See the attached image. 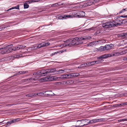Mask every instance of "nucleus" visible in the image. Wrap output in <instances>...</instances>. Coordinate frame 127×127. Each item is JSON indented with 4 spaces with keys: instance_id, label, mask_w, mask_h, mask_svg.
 <instances>
[{
    "instance_id": "obj_1",
    "label": "nucleus",
    "mask_w": 127,
    "mask_h": 127,
    "mask_svg": "<svg viewBox=\"0 0 127 127\" xmlns=\"http://www.w3.org/2000/svg\"><path fill=\"white\" fill-rule=\"evenodd\" d=\"M124 21L121 19L118 20L117 21H113L112 22H109L103 24L102 26L103 27L106 28H110L112 27L118 26L123 24V22Z\"/></svg>"
},
{
    "instance_id": "obj_2",
    "label": "nucleus",
    "mask_w": 127,
    "mask_h": 127,
    "mask_svg": "<svg viewBox=\"0 0 127 127\" xmlns=\"http://www.w3.org/2000/svg\"><path fill=\"white\" fill-rule=\"evenodd\" d=\"M74 39V38L69 39L66 40L64 42H65L67 43L64 44L60 46L62 47L67 46L70 47L74 45H78L79 44V43L82 42H76Z\"/></svg>"
},
{
    "instance_id": "obj_3",
    "label": "nucleus",
    "mask_w": 127,
    "mask_h": 127,
    "mask_svg": "<svg viewBox=\"0 0 127 127\" xmlns=\"http://www.w3.org/2000/svg\"><path fill=\"white\" fill-rule=\"evenodd\" d=\"M13 51L12 45L7 46L4 48H0V53L2 54H8Z\"/></svg>"
},
{
    "instance_id": "obj_4",
    "label": "nucleus",
    "mask_w": 127,
    "mask_h": 127,
    "mask_svg": "<svg viewBox=\"0 0 127 127\" xmlns=\"http://www.w3.org/2000/svg\"><path fill=\"white\" fill-rule=\"evenodd\" d=\"M56 69L55 68H51L49 69H44L39 71L40 75L48 74L54 72L55 71Z\"/></svg>"
},
{
    "instance_id": "obj_5",
    "label": "nucleus",
    "mask_w": 127,
    "mask_h": 127,
    "mask_svg": "<svg viewBox=\"0 0 127 127\" xmlns=\"http://www.w3.org/2000/svg\"><path fill=\"white\" fill-rule=\"evenodd\" d=\"M80 75L79 73H72L65 74V78L69 79L78 77Z\"/></svg>"
},
{
    "instance_id": "obj_6",
    "label": "nucleus",
    "mask_w": 127,
    "mask_h": 127,
    "mask_svg": "<svg viewBox=\"0 0 127 127\" xmlns=\"http://www.w3.org/2000/svg\"><path fill=\"white\" fill-rule=\"evenodd\" d=\"M50 45V43L49 42H43L40 44L37 45L34 47L35 49H38L41 47H43L45 46H47Z\"/></svg>"
},
{
    "instance_id": "obj_7",
    "label": "nucleus",
    "mask_w": 127,
    "mask_h": 127,
    "mask_svg": "<svg viewBox=\"0 0 127 127\" xmlns=\"http://www.w3.org/2000/svg\"><path fill=\"white\" fill-rule=\"evenodd\" d=\"M91 38V37L90 36L88 37H85L84 38L82 37H77L75 38H74V39L75 40L76 42H82L81 43H79V44L82 43V42L80 41L83 40H88V39H90Z\"/></svg>"
},
{
    "instance_id": "obj_8",
    "label": "nucleus",
    "mask_w": 127,
    "mask_h": 127,
    "mask_svg": "<svg viewBox=\"0 0 127 127\" xmlns=\"http://www.w3.org/2000/svg\"><path fill=\"white\" fill-rule=\"evenodd\" d=\"M44 92V96L50 97L52 96H54L53 95V93H52L51 91H47L46 92Z\"/></svg>"
},
{
    "instance_id": "obj_9",
    "label": "nucleus",
    "mask_w": 127,
    "mask_h": 127,
    "mask_svg": "<svg viewBox=\"0 0 127 127\" xmlns=\"http://www.w3.org/2000/svg\"><path fill=\"white\" fill-rule=\"evenodd\" d=\"M87 120H80L78 121V122H79V124L80 125H76V127H82L84 126L85 125H87V124H84V125L82 124V122L84 123V122H85L86 121H87Z\"/></svg>"
},
{
    "instance_id": "obj_10",
    "label": "nucleus",
    "mask_w": 127,
    "mask_h": 127,
    "mask_svg": "<svg viewBox=\"0 0 127 127\" xmlns=\"http://www.w3.org/2000/svg\"><path fill=\"white\" fill-rule=\"evenodd\" d=\"M74 82L73 80H69L63 82V84L66 85H70L73 84Z\"/></svg>"
},
{
    "instance_id": "obj_11",
    "label": "nucleus",
    "mask_w": 127,
    "mask_h": 127,
    "mask_svg": "<svg viewBox=\"0 0 127 127\" xmlns=\"http://www.w3.org/2000/svg\"><path fill=\"white\" fill-rule=\"evenodd\" d=\"M70 69H59V70L57 71L59 73H63L64 72H70Z\"/></svg>"
},
{
    "instance_id": "obj_12",
    "label": "nucleus",
    "mask_w": 127,
    "mask_h": 127,
    "mask_svg": "<svg viewBox=\"0 0 127 127\" xmlns=\"http://www.w3.org/2000/svg\"><path fill=\"white\" fill-rule=\"evenodd\" d=\"M97 42L98 41H92L88 43L87 45L88 46H92L94 45H96L97 44Z\"/></svg>"
},
{
    "instance_id": "obj_13",
    "label": "nucleus",
    "mask_w": 127,
    "mask_h": 127,
    "mask_svg": "<svg viewBox=\"0 0 127 127\" xmlns=\"http://www.w3.org/2000/svg\"><path fill=\"white\" fill-rule=\"evenodd\" d=\"M72 16V18L73 17H79L80 15H79V12H77L76 13L75 12H74L72 13V14L71 15Z\"/></svg>"
},
{
    "instance_id": "obj_14",
    "label": "nucleus",
    "mask_w": 127,
    "mask_h": 127,
    "mask_svg": "<svg viewBox=\"0 0 127 127\" xmlns=\"http://www.w3.org/2000/svg\"><path fill=\"white\" fill-rule=\"evenodd\" d=\"M105 46L106 50H107L111 49L113 47V45L112 44H110L106 45Z\"/></svg>"
},
{
    "instance_id": "obj_15",
    "label": "nucleus",
    "mask_w": 127,
    "mask_h": 127,
    "mask_svg": "<svg viewBox=\"0 0 127 127\" xmlns=\"http://www.w3.org/2000/svg\"><path fill=\"white\" fill-rule=\"evenodd\" d=\"M102 121L101 119H95L91 120L90 121V122L91 123H95L99 122Z\"/></svg>"
},
{
    "instance_id": "obj_16",
    "label": "nucleus",
    "mask_w": 127,
    "mask_h": 127,
    "mask_svg": "<svg viewBox=\"0 0 127 127\" xmlns=\"http://www.w3.org/2000/svg\"><path fill=\"white\" fill-rule=\"evenodd\" d=\"M95 0L93 1H91L87 2L85 5L86 6H89L91 5L94 3L93 1H95Z\"/></svg>"
},
{
    "instance_id": "obj_17",
    "label": "nucleus",
    "mask_w": 127,
    "mask_h": 127,
    "mask_svg": "<svg viewBox=\"0 0 127 127\" xmlns=\"http://www.w3.org/2000/svg\"><path fill=\"white\" fill-rule=\"evenodd\" d=\"M13 123L18 122L22 120V119L20 118H18L16 119H14L12 120Z\"/></svg>"
},
{
    "instance_id": "obj_18",
    "label": "nucleus",
    "mask_w": 127,
    "mask_h": 127,
    "mask_svg": "<svg viewBox=\"0 0 127 127\" xmlns=\"http://www.w3.org/2000/svg\"><path fill=\"white\" fill-rule=\"evenodd\" d=\"M118 36L119 37H122L123 38H124L127 36V33L120 34Z\"/></svg>"
},
{
    "instance_id": "obj_19",
    "label": "nucleus",
    "mask_w": 127,
    "mask_h": 127,
    "mask_svg": "<svg viewBox=\"0 0 127 127\" xmlns=\"http://www.w3.org/2000/svg\"><path fill=\"white\" fill-rule=\"evenodd\" d=\"M50 79H51V80L52 81L53 80H60L59 77H57L56 76H53L51 77H49Z\"/></svg>"
},
{
    "instance_id": "obj_20",
    "label": "nucleus",
    "mask_w": 127,
    "mask_h": 127,
    "mask_svg": "<svg viewBox=\"0 0 127 127\" xmlns=\"http://www.w3.org/2000/svg\"><path fill=\"white\" fill-rule=\"evenodd\" d=\"M97 41H98L97 43V44H102L106 42V41L104 40H99Z\"/></svg>"
},
{
    "instance_id": "obj_21",
    "label": "nucleus",
    "mask_w": 127,
    "mask_h": 127,
    "mask_svg": "<svg viewBox=\"0 0 127 127\" xmlns=\"http://www.w3.org/2000/svg\"><path fill=\"white\" fill-rule=\"evenodd\" d=\"M79 15H80L79 17H81L85 16V13L84 11L79 12Z\"/></svg>"
},
{
    "instance_id": "obj_22",
    "label": "nucleus",
    "mask_w": 127,
    "mask_h": 127,
    "mask_svg": "<svg viewBox=\"0 0 127 127\" xmlns=\"http://www.w3.org/2000/svg\"><path fill=\"white\" fill-rule=\"evenodd\" d=\"M105 46H101L99 48V50L100 51H102L106 50Z\"/></svg>"
},
{
    "instance_id": "obj_23",
    "label": "nucleus",
    "mask_w": 127,
    "mask_h": 127,
    "mask_svg": "<svg viewBox=\"0 0 127 127\" xmlns=\"http://www.w3.org/2000/svg\"><path fill=\"white\" fill-rule=\"evenodd\" d=\"M112 56L111 54L104 55L102 56V58H105L108 57H112Z\"/></svg>"
},
{
    "instance_id": "obj_24",
    "label": "nucleus",
    "mask_w": 127,
    "mask_h": 127,
    "mask_svg": "<svg viewBox=\"0 0 127 127\" xmlns=\"http://www.w3.org/2000/svg\"><path fill=\"white\" fill-rule=\"evenodd\" d=\"M8 27V26H5L4 25H1L0 26V31L3 30L5 28Z\"/></svg>"
},
{
    "instance_id": "obj_25",
    "label": "nucleus",
    "mask_w": 127,
    "mask_h": 127,
    "mask_svg": "<svg viewBox=\"0 0 127 127\" xmlns=\"http://www.w3.org/2000/svg\"><path fill=\"white\" fill-rule=\"evenodd\" d=\"M64 19H66L68 18H72V16L71 15H64Z\"/></svg>"
},
{
    "instance_id": "obj_26",
    "label": "nucleus",
    "mask_w": 127,
    "mask_h": 127,
    "mask_svg": "<svg viewBox=\"0 0 127 127\" xmlns=\"http://www.w3.org/2000/svg\"><path fill=\"white\" fill-rule=\"evenodd\" d=\"M86 67V64H82L79 66H78V68H83L85 67Z\"/></svg>"
},
{
    "instance_id": "obj_27",
    "label": "nucleus",
    "mask_w": 127,
    "mask_h": 127,
    "mask_svg": "<svg viewBox=\"0 0 127 127\" xmlns=\"http://www.w3.org/2000/svg\"><path fill=\"white\" fill-rule=\"evenodd\" d=\"M120 55L121 54H120V52L115 53H114V54L112 55H111L112 56H117Z\"/></svg>"
},
{
    "instance_id": "obj_28",
    "label": "nucleus",
    "mask_w": 127,
    "mask_h": 127,
    "mask_svg": "<svg viewBox=\"0 0 127 127\" xmlns=\"http://www.w3.org/2000/svg\"><path fill=\"white\" fill-rule=\"evenodd\" d=\"M13 51L18 50L20 49V48L19 46H16L14 47H13Z\"/></svg>"
},
{
    "instance_id": "obj_29",
    "label": "nucleus",
    "mask_w": 127,
    "mask_h": 127,
    "mask_svg": "<svg viewBox=\"0 0 127 127\" xmlns=\"http://www.w3.org/2000/svg\"><path fill=\"white\" fill-rule=\"evenodd\" d=\"M44 92H43L38 93H36V94H37V95L42 96H44Z\"/></svg>"
},
{
    "instance_id": "obj_30",
    "label": "nucleus",
    "mask_w": 127,
    "mask_h": 127,
    "mask_svg": "<svg viewBox=\"0 0 127 127\" xmlns=\"http://www.w3.org/2000/svg\"><path fill=\"white\" fill-rule=\"evenodd\" d=\"M127 53V49L125 50L122 51L120 52V54L121 55H122L125 54Z\"/></svg>"
},
{
    "instance_id": "obj_31",
    "label": "nucleus",
    "mask_w": 127,
    "mask_h": 127,
    "mask_svg": "<svg viewBox=\"0 0 127 127\" xmlns=\"http://www.w3.org/2000/svg\"><path fill=\"white\" fill-rule=\"evenodd\" d=\"M12 121V120L10 121L7 122L6 123L7 126H8L10 125L11 124L13 123Z\"/></svg>"
},
{
    "instance_id": "obj_32",
    "label": "nucleus",
    "mask_w": 127,
    "mask_h": 127,
    "mask_svg": "<svg viewBox=\"0 0 127 127\" xmlns=\"http://www.w3.org/2000/svg\"><path fill=\"white\" fill-rule=\"evenodd\" d=\"M127 11V8H126L125 9H123L121 11H120L119 12V13L120 14L121 13L123 12H124L126 11Z\"/></svg>"
},
{
    "instance_id": "obj_33",
    "label": "nucleus",
    "mask_w": 127,
    "mask_h": 127,
    "mask_svg": "<svg viewBox=\"0 0 127 127\" xmlns=\"http://www.w3.org/2000/svg\"><path fill=\"white\" fill-rule=\"evenodd\" d=\"M63 82H55L54 83V84L56 85H60L62 84H63Z\"/></svg>"
},
{
    "instance_id": "obj_34",
    "label": "nucleus",
    "mask_w": 127,
    "mask_h": 127,
    "mask_svg": "<svg viewBox=\"0 0 127 127\" xmlns=\"http://www.w3.org/2000/svg\"><path fill=\"white\" fill-rule=\"evenodd\" d=\"M24 8H27L29 7V5L27 4V3H25L24 4Z\"/></svg>"
},
{
    "instance_id": "obj_35",
    "label": "nucleus",
    "mask_w": 127,
    "mask_h": 127,
    "mask_svg": "<svg viewBox=\"0 0 127 127\" xmlns=\"http://www.w3.org/2000/svg\"><path fill=\"white\" fill-rule=\"evenodd\" d=\"M58 19H64V15H63L62 16H60L58 17Z\"/></svg>"
},
{
    "instance_id": "obj_36",
    "label": "nucleus",
    "mask_w": 127,
    "mask_h": 127,
    "mask_svg": "<svg viewBox=\"0 0 127 127\" xmlns=\"http://www.w3.org/2000/svg\"><path fill=\"white\" fill-rule=\"evenodd\" d=\"M37 94L36 93H32L31 94H30V95L31 96L30 97H32L33 96H37Z\"/></svg>"
},
{
    "instance_id": "obj_37",
    "label": "nucleus",
    "mask_w": 127,
    "mask_h": 127,
    "mask_svg": "<svg viewBox=\"0 0 127 127\" xmlns=\"http://www.w3.org/2000/svg\"><path fill=\"white\" fill-rule=\"evenodd\" d=\"M33 75H40V72L39 71L37 72L34 73H33Z\"/></svg>"
},
{
    "instance_id": "obj_38",
    "label": "nucleus",
    "mask_w": 127,
    "mask_h": 127,
    "mask_svg": "<svg viewBox=\"0 0 127 127\" xmlns=\"http://www.w3.org/2000/svg\"><path fill=\"white\" fill-rule=\"evenodd\" d=\"M65 74H64L61 75L60 77H59L60 80L65 78V77L64 76Z\"/></svg>"
},
{
    "instance_id": "obj_39",
    "label": "nucleus",
    "mask_w": 127,
    "mask_h": 127,
    "mask_svg": "<svg viewBox=\"0 0 127 127\" xmlns=\"http://www.w3.org/2000/svg\"><path fill=\"white\" fill-rule=\"evenodd\" d=\"M58 5V3H55L54 4H53L51 6H49V7H54L55 6H57Z\"/></svg>"
},
{
    "instance_id": "obj_40",
    "label": "nucleus",
    "mask_w": 127,
    "mask_h": 127,
    "mask_svg": "<svg viewBox=\"0 0 127 127\" xmlns=\"http://www.w3.org/2000/svg\"><path fill=\"white\" fill-rule=\"evenodd\" d=\"M19 47L20 48V49L24 48L26 47V46L25 45H19Z\"/></svg>"
},
{
    "instance_id": "obj_41",
    "label": "nucleus",
    "mask_w": 127,
    "mask_h": 127,
    "mask_svg": "<svg viewBox=\"0 0 127 127\" xmlns=\"http://www.w3.org/2000/svg\"><path fill=\"white\" fill-rule=\"evenodd\" d=\"M127 121V118L126 119H121L120 120H118L119 122H120L121 121Z\"/></svg>"
},
{
    "instance_id": "obj_42",
    "label": "nucleus",
    "mask_w": 127,
    "mask_h": 127,
    "mask_svg": "<svg viewBox=\"0 0 127 127\" xmlns=\"http://www.w3.org/2000/svg\"><path fill=\"white\" fill-rule=\"evenodd\" d=\"M86 66H89L92 65L91 64V62L88 63H86Z\"/></svg>"
},
{
    "instance_id": "obj_43",
    "label": "nucleus",
    "mask_w": 127,
    "mask_h": 127,
    "mask_svg": "<svg viewBox=\"0 0 127 127\" xmlns=\"http://www.w3.org/2000/svg\"><path fill=\"white\" fill-rule=\"evenodd\" d=\"M27 71H19V73L21 74H25L27 73Z\"/></svg>"
},
{
    "instance_id": "obj_44",
    "label": "nucleus",
    "mask_w": 127,
    "mask_h": 127,
    "mask_svg": "<svg viewBox=\"0 0 127 127\" xmlns=\"http://www.w3.org/2000/svg\"><path fill=\"white\" fill-rule=\"evenodd\" d=\"M102 60H98L97 61H95L96 63L97 64L99 63L100 62H102Z\"/></svg>"
},
{
    "instance_id": "obj_45",
    "label": "nucleus",
    "mask_w": 127,
    "mask_h": 127,
    "mask_svg": "<svg viewBox=\"0 0 127 127\" xmlns=\"http://www.w3.org/2000/svg\"><path fill=\"white\" fill-rule=\"evenodd\" d=\"M59 53V52L58 51H57L54 53H52L51 54V55L53 56V55H54L55 54H57L58 53Z\"/></svg>"
},
{
    "instance_id": "obj_46",
    "label": "nucleus",
    "mask_w": 127,
    "mask_h": 127,
    "mask_svg": "<svg viewBox=\"0 0 127 127\" xmlns=\"http://www.w3.org/2000/svg\"><path fill=\"white\" fill-rule=\"evenodd\" d=\"M27 79H23L22 80V81L23 82H28Z\"/></svg>"
},
{
    "instance_id": "obj_47",
    "label": "nucleus",
    "mask_w": 127,
    "mask_h": 127,
    "mask_svg": "<svg viewBox=\"0 0 127 127\" xmlns=\"http://www.w3.org/2000/svg\"><path fill=\"white\" fill-rule=\"evenodd\" d=\"M121 105L120 104H116L114 105V107H117L118 106H121Z\"/></svg>"
},
{
    "instance_id": "obj_48",
    "label": "nucleus",
    "mask_w": 127,
    "mask_h": 127,
    "mask_svg": "<svg viewBox=\"0 0 127 127\" xmlns=\"http://www.w3.org/2000/svg\"><path fill=\"white\" fill-rule=\"evenodd\" d=\"M12 9H19V8L18 6H16L14 7H12L11 8Z\"/></svg>"
},
{
    "instance_id": "obj_49",
    "label": "nucleus",
    "mask_w": 127,
    "mask_h": 127,
    "mask_svg": "<svg viewBox=\"0 0 127 127\" xmlns=\"http://www.w3.org/2000/svg\"><path fill=\"white\" fill-rule=\"evenodd\" d=\"M95 28H96L95 27H92L89 29L88 30H89V31H90L91 30H95Z\"/></svg>"
},
{
    "instance_id": "obj_50",
    "label": "nucleus",
    "mask_w": 127,
    "mask_h": 127,
    "mask_svg": "<svg viewBox=\"0 0 127 127\" xmlns=\"http://www.w3.org/2000/svg\"><path fill=\"white\" fill-rule=\"evenodd\" d=\"M91 64L92 65L95 64L96 63L95 61H94L91 62Z\"/></svg>"
},
{
    "instance_id": "obj_51",
    "label": "nucleus",
    "mask_w": 127,
    "mask_h": 127,
    "mask_svg": "<svg viewBox=\"0 0 127 127\" xmlns=\"http://www.w3.org/2000/svg\"><path fill=\"white\" fill-rule=\"evenodd\" d=\"M28 82H31L30 78L27 79Z\"/></svg>"
},
{
    "instance_id": "obj_52",
    "label": "nucleus",
    "mask_w": 127,
    "mask_h": 127,
    "mask_svg": "<svg viewBox=\"0 0 127 127\" xmlns=\"http://www.w3.org/2000/svg\"><path fill=\"white\" fill-rule=\"evenodd\" d=\"M29 1H30V3H32V2H36V1H35V0H29Z\"/></svg>"
},
{
    "instance_id": "obj_53",
    "label": "nucleus",
    "mask_w": 127,
    "mask_h": 127,
    "mask_svg": "<svg viewBox=\"0 0 127 127\" xmlns=\"http://www.w3.org/2000/svg\"><path fill=\"white\" fill-rule=\"evenodd\" d=\"M37 79V78L35 77H33V80L34 81L36 80Z\"/></svg>"
},
{
    "instance_id": "obj_54",
    "label": "nucleus",
    "mask_w": 127,
    "mask_h": 127,
    "mask_svg": "<svg viewBox=\"0 0 127 127\" xmlns=\"http://www.w3.org/2000/svg\"><path fill=\"white\" fill-rule=\"evenodd\" d=\"M120 17H122L123 18H125L127 17V16H125V15H122L121 16H120Z\"/></svg>"
},
{
    "instance_id": "obj_55",
    "label": "nucleus",
    "mask_w": 127,
    "mask_h": 127,
    "mask_svg": "<svg viewBox=\"0 0 127 127\" xmlns=\"http://www.w3.org/2000/svg\"><path fill=\"white\" fill-rule=\"evenodd\" d=\"M14 57H15V58H18L20 57V56L19 55H17L16 56H15Z\"/></svg>"
},
{
    "instance_id": "obj_56",
    "label": "nucleus",
    "mask_w": 127,
    "mask_h": 127,
    "mask_svg": "<svg viewBox=\"0 0 127 127\" xmlns=\"http://www.w3.org/2000/svg\"><path fill=\"white\" fill-rule=\"evenodd\" d=\"M20 74V73H19V72L17 73H16L14 75V76H15V75H18L19 74Z\"/></svg>"
},
{
    "instance_id": "obj_57",
    "label": "nucleus",
    "mask_w": 127,
    "mask_h": 127,
    "mask_svg": "<svg viewBox=\"0 0 127 127\" xmlns=\"http://www.w3.org/2000/svg\"><path fill=\"white\" fill-rule=\"evenodd\" d=\"M30 79L31 82H32L33 81H34V80H33V77H31Z\"/></svg>"
},
{
    "instance_id": "obj_58",
    "label": "nucleus",
    "mask_w": 127,
    "mask_h": 127,
    "mask_svg": "<svg viewBox=\"0 0 127 127\" xmlns=\"http://www.w3.org/2000/svg\"><path fill=\"white\" fill-rule=\"evenodd\" d=\"M26 3H27V4H29L30 3V2L29 1H27L26 2Z\"/></svg>"
},
{
    "instance_id": "obj_59",
    "label": "nucleus",
    "mask_w": 127,
    "mask_h": 127,
    "mask_svg": "<svg viewBox=\"0 0 127 127\" xmlns=\"http://www.w3.org/2000/svg\"><path fill=\"white\" fill-rule=\"evenodd\" d=\"M102 58V56L97 58L98 59V60H100Z\"/></svg>"
},
{
    "instance_id": "obj_60",
    "label": "nucleus",
    "mask_w": 127,
    "mask_h": 127,
    "mask_svg": "<svg viewBox=\"0 0 127 127\" xmlns=\"http://www.w3.org/2000/svg\"><path fill=\"white\" fill-rule=\"evenodd\" d=\"M124 20V21L123 22V23L125 24V23L127 22V21H126L125 20Z\"/></svg>"
},
{
    "instance_id": "obj_61",
    "label": "nucleus",
    "mask_w": 127,
    "mask_h": 127,
    "mask_svg": "<svg viewBox=\"0 0 127 127\" xmlns=\"http://www.w3.org/2000/svg\"><path fill=\"white\" fill-rule=\"evenodd\" d=\"M127 105V102H124V105Z\"/></svg>"
},
{
    "instance_id": "obj_62",
    "label": "nucleus",
    "mask_w": 127,
    "mask_h": 127,
    "mask_svg": "<svg viewBox=\"0 0 127 127\" xmlns=\"http://www.w3.org/2000/svg\"><path fill=\"white\" fill-rule=\"evenodd\" d=\"M30 94H28L27 95H26V96H28V97H30V96H30Z\"/></svg>"
},
{
    "instance_id": "obj_63",
    "label": "nucleus",
    "mask_w": 127,
    "mask_h": 127,
    "mask_svg": "<svg viewBox=\"0 0 127 127\" xmlns=\"http://www.w3.org/2000/svg\"><path fill=\"white\" fill-rule=\"evenodd\" d=\"M120 104H121V105H124V102L122 103H121Z\"/></svg>"
},
{
    "instance_id": "obj_64",
    "label": "nucleus",
    "mask_w": 127,
    "mask_h": 127,
    "mask_svg": "<svg viewBox=\"0 0 127 127\" xmlns=\"http://www.w3.org/2000/svg\"><path fill=\"white\" fill-rule=\"evenodd\" d=\"M124 59L127 61V57H126L124 58Z\"/></svg>"
}]
</instances>
